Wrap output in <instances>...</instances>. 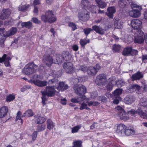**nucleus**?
I'll use <instances>...</instances> for the list:
<instances>
[{
	"label": "nucleus",
	"instance_id": "obj_1",
	"mask_svg": "<svg viewBox=\"0 0 147 147\" xmlns=\"http://www.w3.org/2000/svg\"><path fill=\"white\" fill-rule=\"evenodd\" d=\"M56 92L54 86H47L46 88V91H41L42 94V103L43 106L45 105V101L47 100L46 96L48 97H52L55 94Z\"/></svg>",
	"mask_w": 147,
	"mask_h": 147
},
{
	"label": "nucleus",
	"instance_id": "obj_2",
	"mask_svg": "<svg viewBox=\"0 0 147 147\" xmlns=\"http://www.w3.org/2000/svg\"><path fill=\"white\" fill-rule=\"evenodd\" d=\"M38 68V65L33 62L29 63L25 66L23 72L25 74L30 75L35 72Z\"/></svg>",
	"mask_w": 147,
	"mask_h": 147
},
{
	"label": "nucleus",
	"instance_id": "obj_3",
	"mask_svg": "<svg viewBox=\"0 0 147 147\" xmlns=\"http://www.w3.org/2000/svg\"><path fill=\"white\" fill-rule=\"evenodd\" d=\"M40 77V75L35 74L33 78L30 79L28 82L39 86L43 87L46 86L47 82L46 81H41L39 80Z\"/></svg>",
	"mask_w": 147,
	"mask_h": 147
},
{
	"label": "nucleus",
	"instance_id": "obj_4",
	"mask_svg": "<svg viewBox=\"0 0 147 147\" xmlns=\"http://www.w3.org/2000/svg\"><path fill=\"white\" fill-rule=\"evenodd\" d=\"M73 88L76 94L79 96L85 94L86 91V88L82 85H75Z\"/></svg>",
	"mask_w": 147,
	"mask_h": 147
},
{
	"label": "nucleus",
	"instance_id": "obj_5",
	"mask_svg": "<svg viewBox=\"0 0 147 147\" xmlns=\"http://www.w3.org/2000/svg\"><path fill=\"white\" fill-rule=\"evenodd\" d=\"M115 110L117 112L118 115L121 119L124 121L129 119L128 114H126V112L122 107L120 106H117L116 107Z\"/></svg>",
	"mask_w": 147,
	"mask_h": 147
},
{
	"label": "nucleus",
	"instance_id": "obj_6",
	"mask_svg": "<svg viewBox=\"0 0 147 147\" xmlns=\"http://www.w3.org/2000/svg\"><path fill=\"white\" fill-rule=\"evenodd\" d=\"M107 80L105 75L104 74H100L97 76L95 82L98 86H101L106 83Z\"/></svg>",
	"mask_w": 147,
	"mask_h": 147
},
{
	"label": "nucleus",
	"instance_id": "obj_7",
	"mask_svg": "<svg viewBox=\"0 0 147 147\" xmlns=\"http://www.w3.org/2000/svg\"><path fill=\"white\" fill-rule=\"evenodd\" d=\"M131 24L132 28L134 30H138L142 27V22L138 19H134L132 20Z\"/></svg>",
	"mask_w": 147,
	"mask_h": 147
},
{
	"label": "nucleus",
	"instance_id": "obj_8",
	"mask_svg": "<svg viewBox=\"0 0 147 147\" xmlns=\"http://www.w3.org/2000/svg\"><path fill=\"white\" fill-rule=\"evenodd\" d=\"M141 8H136L132 9L129 12V15L132 17L137 18L140 15V10Z\"/></svg>",
	"mask_w": 147,
	"mask_h": 147
},
{
	"label": "nucleus",
	"instance_id": "obj_9",
	"mask_svg": "<svg viewBox=\"0 0 147 147\" xmlns=\"http://www.w3.org/2000/svg\"><path fill=\"white\" fill-rule=\"evenodd\" d=\"M43 61L48 66H51L53 63V59L50 55L46 54L43 57Z\"/></svg>",
	"mask_w": 147,
	"mask_h": 147
},
{
	"label": "nucleus",
	"instance_id": "obj_10",
	"mask_svg": "<svg viewBox=\"0 0 147 147\" xmlns=\"http://www.w3.org/2000/svg\"><path fill=\"white\" fill-rule=\"evenodd\" d=\"M78 17L80 20L84 21H86L89 18L88 12L86 9H83L82 12L81 13L79 14Z\"/></svg>",
	"mask_w": 147,
	"mask_h": 147
},
{
	"label": "nucleus",
	"instance_id": "obj_11",
	"mask_svg": "<svg viewBox=\"0 0 147 147\" xmlns=\"http://www.w3.org/2000/svg\"><path fill=\"white\" fill-rule=\"evenodd\" d=\"M63 66L64 69L67 73H71L73 70V65L71 62L64 63Z\"/></svg>",
	"mask_w": 147,
	"mask_h": 147
},
{
	"label": "nucleus",
	"instance_id": "obj_12",
	"mask_svg": "<svg viewBox=\"0 0 147 147\" xmlns=\"http://www.w3.org/2000/svg\"><path fill=\"white\" fill-rule=\"evenodd\" d=\"M126 128V126L123 124H119L117 128L116 132L120 136L124 135V131Z\"/></svg>",
	"mask_w": 147,
	"mask_h": 147
},
{
	"label": "nucleus",
	"instance_id": "obj_13",
	"mask_svg": "<svg viewBox=\"0 0 147 147\" xmlns=\"http://www.w3.org/2000/svg\"><path fill=\"white\" fill-rule=\"evenodd\" d=\"M141 89L140 86L138 84L131 85L127 88L126 91L129 93H131L136 91H139Z\"/></svg>",
	"mask_w": 147,
	"mask_h": 147
},
{
	"label": "nucleus",
	"instance_id": "obj_14",
	"mask_svg": "<svg viewBox=\"0 0 147 147\" xmlns=\"http://www.w3.org/2000/svg\"><path fill=\"white\" fill-rule=\"evenodd\" d=\"M11 12L9 9L3 10L0 15V19L4 20L7 19L10 16Z\"/></svg>",
	"mask_w": 147,
	"mask_h": 147
},
{
	"label": "nucleus",
	"instance_id": "obj_15",
	"mask_svg": "<svg viewBox=\"0 0 147 147\" xmlns=\"http://www.w3.org/2000/svg\"><path fill=\"white\" fill-rule=\"evenodd\" d=\"M143 77V75L142 73L140 71H138L137 73L133 74L131 77V80L132 81L135 80H139L142 78Z\"/></svg>",
	"mask_w": 147,
	"mask_h": 147
},
{
	"label": "nucleus",
	"instance_id": "obj_16",
	"mask_svg": "<svg viewBox=\"0 0 147 147\" xmlns=\"http://www.w3.org/2000/svg\"><path fill=\"white\" fill-rule=\"evenodd\" d=\"M107 15L110 18H112L113 17V14L116 12V9L114 7H109L107 9Z\"/></svg>",
	"mask_w": 147,
	"mask_h": 147
},
{
	"label": "nucleus",
	"instance_id": "obj_17",
	"mask_svg": "<svg viewBox=\"0 0 147 147\" xmlns=\"http://www.w3.org/2000/svg\"><path fill=\"white\" fill-rule=\"evenodd\" d=\"M92 30L99 34L103 35L105 34V30L99 26L94 25L92 26Z\"/></svg>",
	"mask_w": 147,
	"mask_h": 147
},
{
	"label": "nucleus",
	"instance_id": "obj_18",
	"mask_svg": "<svg viewBox=\"0 0 147 147\" xmlns=\"http://www.w3.org/2000/svg\"><path fill=\"white\" fill-rule=\"evenodd\" d=\"M114 25L116 28L120 29L122 26L123 23L121 20L118 18H114L113 19Z\"/></svg>",
	"mask_w": 147,
	"mask_h": 147
},
{
	"label": "nucleus",
	"instance_id": "obj_19",
	"mask_svg": "<svg viewBox=\"0 0 147 147\" xmlns=\"http://www.w3.org/2000/svg\"><path fill=\"white\" fill-rule=\"evenodd\" d=\"M8 109L7 107L4 106L0 109V118H3L7 114Z\"/></svg>",
	"mask_w": 147,
	"mask_h": 147
},
{
	"label": "nucleus",
	"instance_id": "obj_20",
	"mask_svg": "<svg viewBox=\"0 0 147 147\" xmlns=\"http://www.w3.org/2000/svg\"><path fill=\"white\" fill-rule=\"evenodd\" d=\"M64 60L66 61H70L72 58L71 55L68 51H63L62 52Z\"/></svg>",
	"mask_w": 147,
	"mask_h": 147
},
{
	"label": "nucleus",
	"instance_id": "obj_21",
	"mask_svg": "<svg viewBox=\"0 0 147 147\" xmlns=\"http://www.w3.org/2000/svg\"><path fill=\"white\" fill-rule=\"evenodd\" d=\"M97 72L96 69L93 67H90L87 71V74L90 76H94Z\"/></svg>",
	"mask_w": 147,
	"mask_h": 147
},
{
	"label": "nucleus",
	"instance_id": "obj_22",
	"mask_svg": "<svg viewBox=\"0 0 147 147\" xmlns=\"http://www.w3.org/2000/svg\"><path fill=\"white\" fill-rule=\"evenodd\" d=\"M132 47H127L123 50L122 52V55L124 56H128L131 55Z\"/></svg>",
	"mask_w": 147,
	"mask_h": 147
},
{
	"label": "nucleus",
	"instance_id": "obj_23",
	"mask_svg": "<svg viewBox=\"0 0 147 147\" xmlns=\"http://www.w3.org/2000/svg\"><path fill=\"white\" fill-rule=\"evenodd\" d=\"M131 0H120L118 3L120 7H124L131 3Z\"/></svg>",
	"mask_w": 147,
	"mask_h": 147
},
{
	"label": "nucleus",
	"instance_id": "obj_24",
	"mask_svg": "<svg viewBox=\"0 0 147 147\" xmlns=\"http://www.w3.org/2000/svg\"><path fill=\"white\" fill-rule=\"evenodd\" d=\"M51 13L49 12V10L46 11L45 15H42L41 16V19L42 21L46 23L48 22V17L50 16Z\"/></svg>",
	"mask_w": 147,
	"mask_h": 147
},
{
	"label": "nucleus",
	"instance_id": "obj_25",
	"mask_svg": "<svg viewBox=\"0 0 147 147\" xmlns=\"http://www.w3.org/2000/svg\"><path fill=\"white\" fill-rule=\"evenodd\" d=\"M135 100V98L132 96H127L124 98V102L127 104H130Z\"/></svg>",
	"mask_w": 147,
	"mask_h": 147
},
{
	"label": "nucleus",
	"instance_id": "obj_26",
	"mask_svg": "<svg viewBox=\"0 0 147 147\" xmlns=\"http://www.w3.org/2000/svg\"><path fill=\"white\" fill-rule=\"evenodd\" d=\"M49 12H50L51 14L50 16L48 17V22L50 23H52L56 21L57 18L56 17L54 16L52 11L49 10Z\"/></svg>",
	"mask_w": 147,
	"mask_h": 147
},
{
	"label": "nucleus",
	"instance_id": "obj_27",
	"mask_svg": "<svg viewBox=\"0 0 147 147\" xmlns=\"http://www.w3.org/2000/svg\"><path fill=\"white\" fill-rule=\"evenodd\" d=\"M17 31V29L16 28L12 27L9 31H7V34H5V36L7 37L13 35L16 33Z\"/></svg>",
	"mask_w": 147,
	"mask_h": 147
},
{
	"label": "nucleus",
	"instance_id": "obj_28",
	"mask_svg": "<svg viewBox=\"0 0 147 147\" xmlns=\"http://www.w3.org/2000/svg\"><path fill=\"white\" fill-rule=\"evenodd\" d=\"M68 88V85L65 84L63 82H62L59 83L57 89L61 90V91H63L67 89Z\"/></svg>",
	"mask_w": 147,
	"mask_h": 147
},
{
	"label": "nucleus",
	"instance_id": "obj_29",
	"mask_svg": "<svg viewBox=\"0 0 147 147\" xmlns=\"http://www.w3.org/2000/svg\"><path fill=\"white\" fill-rule=\"evenodd\" d=\"M92 3L86 0H82L81 2V5L82 7L84 9H88L90 5Z\"/></svg>",
	"mask_w": 147,
	"mask_h": 147
},
{
	"label": "nucleus",
	"instance_id": "obj_30",
	"mask_svg": "<svg viewBox=\"0 0 147 147\" xmlns=\"http://www.w3.org/2000/svg\"><path fill=\"white\" fill-rule=\"evenodd\" d=\"M98 6L101 8H104L107 6L106 3L101 0H95Z\"/></svg>",
	"mask_w": 147,
	"mask_h": 147
},
{
	"label": "nucleus",
	"instance_id": "obj_31",
	"mask_svg": "<svg viewBox=\"0 0 147 147\" xmlns=\"http://www.w3.org/2000/svg\"><path fill=\"white\" fill-rule=\"evenodd\" d=\"M21 25L22 27H25L28 29L32 28V24L30 21L22 22Z\"/></svg>",
	"mask_w": 147,
	"mask_h": 147
},
{
	"label": "nucleus",
	"instance_id": "obj_32",
	"mask_svg": "<svg viewBox=\"0 0 147 147\" xmlns=\"http://www.w3.org/2000/svg\"><path fill=\"white\" fill-rule=\"evenodd\" d=\"M122 92V90L118 88L116 89L113 92V94L115 97L119 98V95L121 94Z\"/></svg>",
	"mask_w": 147,
	"mask_h": 147
},
{
	"label": "nucleus",
	"instance_id": "obj_33",
	"mask_svg": "<svg viewBox=\"0 0 147 147\" xmlns=\"http://www.w3.org/2000/svg\"><path fill=\"white\" fill-rule=\"evenodd\" d=\"M138 115H139L142 118L145 119H147V114L145 112L140 109H138Z\"/></svg>",
	"mask_w": 147,
	"mask_h": 147
},
{
	"label": "nucleus",
	"instance_id": "obj_34",
	"mask_svg": "<svg viewBox=\"0 0 147 147\" xmlns=\"http://www.w3.org/2000/svg\"><path fill=\"white\" fill-rule=\"evenodd\" d=\"M36 122L38 124H42L45 121V119L44 117L38 116L35 118Z\"/></svg>",
	"mask_w": 147,
	"mask_h": 147
},
{
	"label": "nucleus",
	"instance_id": "obj_35",
	"mask_svg": "<svg viewBox=\"0 0 147 147\" xmlns=\"http://www.w3.org/2000/svg\"><path fill=\"white\" fill-rule=\"evenodd\" d=\"M47 128L49 130L52 129L55 126L54 123L50 119H49L47 121Z\"/></svg>",
	"mask_w": 147,
	"mask_h": 147
},
{
	"label": "nucleus",
	"instance_id": "obj_36",
	"mask_svg": "<svg viewBox=\"0 0 147 147\" xmlns=\"http://www.w3.org/2000/svg\"><path fill=\"white\" fill-rule=\"evenodd\" d=\"M134 133V131L132 129H126L124 131V135L129 136L133 135Z\"/></svg>",
	"mask_w": 147,
	"mask_h": 147
},
{
	"label": "nucleus",
	"instance_id": "obj_37",
	"mask_svg": "<svg viewBox=\"0 0 147 147\" xmlns=\"http://www.w3.org/2000/svg\"><path fill=\"white\" fill-rule=\"evenodd\" d=\"M138 109L136 111L135 110L133 109H131L127 111V114L129 115H131L134 117L136 116L137 115H138Z\"/></svg>",
	"mask_w": 147,
	"mask_h": 147
},
{
	"label": "nucleus",
	"instance_id": "obj_38",
	"mask_svg": "<svg viewBox=\"0 0 147 147\" xmlns=\"http://www.w3.org/2000/svg\"><path fill=\"white\" fill-rule=\"evenodd\" d=\"M56 60L58 63H60L64 61L63 55L57 54L56 55Z\"/></svg>",
	"mask_w": 147,
	"mask_h": 147
},
{
	"label": "nucleus",
	"instance_id": "obj_39",
	"mask_svg": "<svg viewBox=\"0 0 147 147\" xmlns=\"http://www.w3.org/2000/svg\"><path fill=\"white\" fill-rule=\"evenodd\" d=\"M134 42L135 43H141L144 42L143 37H135L134 40Z\"/></svg>",
	"mask_w": 147,
	"mask_h": 147
},
{
	"label": "nucleus",
	"instance_id": "obj_40",
	"mask_svg": "<svg viewBox=\"0 0 147 147\" xmlns=\"http://www.w3.org/2000/svg\"><path fill=\"white\" fill-rule=\"evenodd\" d=\"M80 109V110L86 109L89 111L90 110V109L88 107V104H87L86 102L85 103L84 102L81 105Z\"/></svg>",
	"mask_w": 147,
	"mask_h": 147
},
{
	"label": "nucleus",
	"instance_id": "obj_41",
	"mask_svg": "<svg viewBox=\"0 0 147 147\" xmlns=\"http://www.w3.org/2000/svg\"><path fill=\"white\" fill-rule=\"evenodd\" d=\"M76 69L78 70H81L84 72L87 71L88 67L84 65H78L76 67Z\"/></svg>",
	"mask_w": 147,
	"mask_h": 147
},
{
	"label": "nucleus",
	"instance_id": "obj_42",
	"mask_svg": "<svg viewBox=\"0 0 147 147\" xmlns=\"http://www.w3.org/2000/svg\"><path fill=\"white\" fill-rule=\"evenodd\" d=\"M125 83V81L123 79H121L116 81L115 84L118 87H121L123 86Z\"/></svg>",
	"mask_w": 147,
	"mask_h": 147
},
{
	"label": "nucleus",
	"instance_id": "obj_43",
	"mask_svg": "<svg viewBox=\"0 0 147 147\" xmlns=\"http://www.w3.org/2000/svg\"><path fill=\"white\" fill-rule=\"evenodd\" d=\"M97 7L95 5H93L92 3L87 9L93 13H96V9Z\"/></svg>",
	"mask_w": 147,
	"mask_h": 147
},
{
	"label": "nucleus",
	"instance_id": "obj_44",
	"mask_svg": "<svg viewBox=\"0 0 147 147\" xmlns=\"http://www.w3.org/2000/svg\"><path fill=\"white\" fill-rule=\"evenodd\" d=\"M89 42L90 40L89 39H81L80 43L82 47H84L86 44L89 43Z\"/></svg>",
	"mask_w": 147,
	"mask_h": 147
},
{
	"label": "nucleus",
	"instance_id": "obj_45",
	"mask_svg": "<svg viewBox=\"0 0 147 147\" xmlns=\"http://www.w3.org/2000/svg\"><path fill=\"white\" fill-rule=\"evenodd\" d=\"M81 127V126L80 125H77L71 128V133L74 134L78 132Z\"/></svg>",
	"mask_w": 147,
	"mask_h": 147
},
{
	"label": "nucleus",
	"instance_id": "obj_46",
	"mask_svg": "<svg viewBox=\"0 0 147 147\" xmlns=\"http://www.w3.org/2000/svg\"><path fill=\"white\" fill-rule=\"evenodd\" d=\"M136 30L137 31L135 32V37H143L144 34L143 32L140 29Z\"/></svg>",
	"mask_w": 147,
	"mask_h": 147
},
{
	"label": "nucleus",
	"instance_id": "obj_47",
	"mask_svg": "<svg viewBox=\"0 0 147 147\" xmlns=\"http://www.w3.org/2000/svg\"><path fill=\"white\" fill-rule=\"evenodd\" d=\"M22 115V113L20 111H19L17 114V116L16 117V121H17L18 120H21V123H23V120L21 119Z\"/></svg>",
	"mask_w": 147,
	"mask_h": 147
},
{
	"label": "nucleus",
	"instance_id": "obj_48",
	"mask_svg": "<svg viewBox=\"0 0 147 147\" xmlns=\"http://www.w3.org/2000/svg\"><path fill=\"white\" fill-rule=\"evenodd\" d=\"M46 128V126L44 124H39L38 125L37 129L39 132L42 131L44 130Z\"/></svg>",
	"mask_w": 147,
	"mask_h": 147
},
{
	"label": "nucleus",
	"instance_id": "obj_49",
	"mask_svg": "<svg viewBox=\"0 0 147 147\" xmlns=\"http://www.w3.org/2000/svg\"><path fill=\"white\" fill-rule=\"evenodd\" d=\"M68 24V26L72 28V30L74 31L77 29V25L75 23L69 22Z\"/></svg>",
	"mask_w": 147,
	"mask_h": 147
},
{
	"label": "nucleus",
	"instance_id": "obj_50",
	"mask_svg": "<svg viewBox=\"0 0 147 147\" xmlns=\"http://www.w3.org/2000/svg\"><path fill=\"white\" fill-rule=\"evenodd\" d=\"M115 78L114 77H111L108 79V83L114 85L116 83Z\"/></svg>",
	"mask_w": 147,
	"mask_h": 147
},
{
	"label": "nucleus",
	"instance_id": "obj_51",
	"mask_svg": "<svg viewBox=\"0 0 147 147\" xmlns=\"http://www.w3.org/2000/svg\"><path fill=\"white\" fill-rule=\"evenodd\" d=\"M98 99L102 102H105L107 101V98L104 96H101L98 97Z\"/></svg>",
	"mask_w": 147,
	"mask_h": 147
},
{
	"label": "nucleus",
	"instance_id": "obj_52",
	"mask_svg": "<svg viewBox=\"0 0 147 147\" xmlns=\"http://www.w3.org/2000/svg\"><path fill=\"white\" fill-rule=\"evenodd\" d=\"M121 49V46L119 45H114L113 47L112 50L115 52H118Z\"/></svg>",
	"mask_w": 147,
	"mask_h": 147
},
{
	"label": "nucleus",
	"instance_id": "obj_53",
	"mask_svg": "<svg viewBox=\"0 0 147 147\" xmlns=\"http://www.w3.org/2000/svg\"><path fill=\"white\" fill-rule=\"evenodd\" d=\"M93 30H92V28L91 29L90 28H84L83 30V31L86 36H87L90 33L91 31H92Z\"/></svg>",
	"mask_w": 147,
	"mask_h": 147
},
{
	"label": "nucleus",
	"instance_id": "obj_54",
	"mask_svg": "<svg viewBox=\"0 0 147 147\" xmlns=\"http://www.w3.org/2000/svg\"><path fill=\"white\" fill-rule=\"evenodd\" d=\"M15 98V96L14 95L11 94H9L7 96V98L6 99V101L7 102H10L13 100Z\"/></svg>",
	"mask_w": 147,
	"mask_h": 147
},
{
	"label": "nucleus",
	"instance_id": "obj_55",
	"mask_svg": "<svg viewBox=\"0 0 147 147\" xmlns=\"http://www.w3.org/2000/svg\"><path fill=\"white\" fill-rule=\"evenodd\" d=\"M140 104L141 106L146 107L147 106V101H146L144 99L142 98L140 100Z\"/></svg>",
	"mask_w": 147,
	"mask_h": 147
},
{
	"label": "nucleus",
	"instance_id": "obj_56",
	"mask_svg": "<svg viewBox=\"0 0 147 147\" xmlns=\"http://www.w3.org/2000/svg\"><path fill=\"white\" fill-rule=\"evenodd\" d=\"M7 31H6L4 28H0V35L3 36L4 37H5V34H7Z\"/></svg>",
	"mask_w": 147,
	"mask_h": 147
},
{
	"label": "nucleus",
	"instance_id": "obj_57",
	"mask_svg": "<svg viewBox=\"0 0 147 147\" xmlns=\"http://www.w3.org/2000/svg\"><path fill=\"white\" fill-rule=\"evenodd\" d=\"M25 114H26V116L29 117L33 115V113L31 109H29L25 112Z\"/></svg>",
	"mask_w": 147,
	"mask_h": 147
},
{
	"label": "nucleus",
	"instance_id": "obj_58",
	"mask_svg": "<svg viewBox=\"0 0 147 147\" xmlns=\"http://www.w3.org/2000/svg\"><path fill=\"white\" fill-rule=\"evenodd\" d=\"M81 99L80 97L77 98H73L71 100V101L74 103L80 102H81Z\"/></svg>",
	"mask_w": 147,
	"mask_h": 147
},
{
	"label": "nucleus",
	"instance_id": "obj_59",
	"mask_svg": "<svg viewBox=\"0 0 147 147\" xmlns=\"http://www.w3.org/2000/svg\"><path fill=\"white\" fill-rule=\"evenodd\" d=\"M113 85L108 83L106 88L108 91H111L112 90Z\"/></svg>",
	"mask_w": 147,
	"mask_h": 147
},
{
	"label": "nucleus",
	"instance_id": "obj_60",
	"mask_svg": "<svg viewBox=\"0 0 147 147\" xmlns=\"http://www.w3.org/2000/svg\"><path fill=\"white\" fill-rule=\"evenodd\" d=\"M58 83V80L57 79L54 78L51 80H50L49 82V84H56V83Z\"/></svg>",
	"mask_w": 147,
	"mask_h": 147
},
{
	"label": "nucleus",
	"instance_id": "obj_61",
	"mask_svg": "<svg viewBox=\"0 0 147 147\" xmlns=\"http://www.w3.org/2000/svg\"><path fill=\"white\" fill-rule=\"evenodd\" d=\"M32 21L33 22L36 24H39L41 23L40 20H38L36 18H33L32 19Z\"/></svg>",
	"mask_w": 147,
	"mask_h": 147
},
{
	"label": "nucleus",
	"instance_id": "obj_62",
	"mask_svg": "<svg viewBox=\"0 0 147 147\" xmlns=\"http://www.w3.org/2000/svg\"><path fill=\"white\" fill-rule=\"evenodd\" d=\"M37 131H34L32 135V140L34 141L36 140L37 136Z\"/></svg>",
	"mask_w": 147,
	"mask_h": 147
},
{
	"label": "nucleus",
	"instance_id": "obj_63",
	"mask_svg": "<svg viewBox=\"0 0 147 147\" xmlns=\"http://www.w3.org/2000/svg\"><path fill=\"white\" fill-rule=\"evenodd\" d=\"M138 51L136 50L133 49L132 48V51H131V53L130 55H138Z\"/></svg>",
	"mask_w": 147,
	"mask_h": 147
},
{
	"label": "nucleus",
	"instance_id": "obj_64",
	"mask_svg": "<svg viewBox=\"0 0 147 147\" xmlns=\"http://www.w3.org/2000/svg\"><path fill=\"white\" fill-rule=\"evenodd\" d=\"M72 48L73 50L75 51H77L79 49V47L76 45H72Z\"/></svg>",
	"mask_w": 147,
	"mask_h": 147
}]
</instances>
